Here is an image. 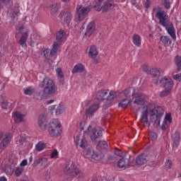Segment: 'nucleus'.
I'll return each instance as SVG.
<instances>
[{
  "label": "nucleus",
  "mask_w": 181,
  "mask_h": 181,
  "mask_svg": "<svg viewBox=\"0 0 181 181\" xmlns=\"http://www.w3.org/2000/svg\"><path fill=\"white\" fill-rule=\"evenodd\" d=\"M42 93L46 95H54L57 91V86L50 78L45 77L40 84Z\"/></svg>",
  "instance_id": "nucleus-1"
},
{
  "label": "nucleus",
  "mask_w": 181,
  "mask_h": 181,
  "mask_svg": "<svg viewBox=\"0 0 181 181\" xmlns=\"http://www.w3.org/2000/svg\"><path fill=\"white\" fill-rule=\"evenodd\" d=\"M159 83L163 87L165 88V90L160 93V97L163 98L169 95L170 91H172V88H173V80L170 78H163L156 81L157 84H159Z\"/></svg>",
  "instance_id": "nucleus-2"
},
{
  "label": "nucleus",
  "mask_w": 181,
  "mask_h": 181,
  "mask_svg": "<svg viewBox=\"0 0 181 181\" xmlns=\"http://www.w3.org/2000/svg\"><path fill=\"white\" fill-rule=\"evenodd\" d=\"M48 132L52 138H58L62 135V124L57 119H53L49 122Z\"/></svg>",
  "instance_id": "nucleus-3"
},
{
  "label": "nucleus",
  "mask_w": 181,
  "mask_h": 181,
  "mask_svg": "<svg viewBox=\"0 0 181 181\" xmlns=\"http://www.w3.org/2000/svg\"><path fill=\"white\" fill-rule=\"evenodd\" d=\"M66 36V31L63 30H60L57 33L56 39L57 42H54L52 46V49L50 51V55L54 56L55 53H57V50L59 49V46H60V42H63L64 37Z\"/></svg>",
  "instance_id": "nucleus-4"
},
{
  "label": "nucleus",
  "mask_w": 181,
  "mask_h": 181,
  "mask_svg": "<svg viewBox=\"0 0 181 181\" xmlns=\"http://www.w3.org/2000/svg\"><path fill=\"white\" fill-rule=\"evenodd\" d=\"M148 112L151 117V121H157L160 119L165 112L163 107L158 106L156 107L153 109H151V106H149Z\"/></svg>",
  "instance_id": "nucleus-5"
},
{
  "label": "nucleus",
  "mask_w": 181,
  "mask_h": 181,
  "mask_svg": "<svg viewBox=\"0 0 181 181\" xmlns=\"http://www.w3.org/2000/svg\"><path fill=\"white\" fill-rule=\"evenodd\" d=\"M153 12H156V18H158V19H159V24L161 26H163V28L168 25L169 23H172L168 19V15H166V13H165L163 11H158V8H154L153 9Z\"/></svg>",
  "instance_id": "nucleus-6"
},
{
  "label": "nucleus",
  "mask_w": 181,
  "mask_h": 181,
  "mask_svg": "<svg viewBox=\"0 0 181 181\" xmlns=\"http://www.w3.org/2000/svg\"><path fill=\"white\" fill-rule=\"evenodd\" d=\"M76 19L78 22H81V21L86 18L87 13L90 12V8H88V6L84 7L82 5H78L76 8Z\"/></svg>",
  "instance_id": "nucleus-7"
},
{
  "label": "nucleus",
  "mask_w": 181,
  "mask_h": 181,
  "mask_svg": "<svg viewBox=\"0 0 181 181\" xmlns=\"http://www.w3.org/2000/svg\"><path fill=\"white\" fill-rule=\"evenodd\" d=\"M76 144L81 148V149H83L84 153L86 155H90L91 153V150L88 148V141H87V139L86 137H83L82 139H80L78 136H76Z\"/></svg>",
  "instance_id": "nucleus-8"
},
{
  "label": "nucleus",
  "mask_w": 181,
  "mask_h": 181,
  "mask_svg": "<svg viewBox=\"0 0 181 181\" xmlns=\"http://www.w3.org/2000/svg\"><path fill=\"white\" fill-rule=\"evenodd\" d=\"M149 112V105L144 106L141 115V123L144 124V127H150L151 122L148 119V113Z\"/></svg>",
  "instance_id": "nucleus-9"
},
{
  "label": "nucleus",
  "mask_w": 181,
  "mask_h": 181,
  "mask_svg": "<svg viewBox=\"0 0 181 181\" xmlns=\"http://www.w3.org/2000/svg\"><path fill=\"white\" fill-rule=\"evenodd\" d=\"M76 167V163L73 160L67 161L64 167V173L65 175H68V176H73Z\"/></svg>",
  "instance_id": "nucleus-10"
},
{
  "label": "nucleus",
  "mask_w": 181,
  "mask_h": 181,
  "mask_svg": "<svg viewBox=\"0 0 181 181\" xmlns=\"http://www.w3.org/2000/svg\"><path fill=\"white\" fill-rule=\"evenodd\" d=\"M117 97H119V92L111 90L107 97V102L103 106L104 108H108V107H111V105H112L114 99L117 98Z\"/></svg>",
  "instance_id": "nucleus-11"
},
{
  "label": "nucleus",
  "mask_w": 181,
  "mask_h": 181,
  "mask_svg": "<svg viewBox=\"0 0 181 181\" xmlns=\"http://www.w3.org/2000/svg\"><path fill=\"white\" fill-rule=\"evenodd\" d=\"M12 141V134L11 133H6L4 138L0 142V149L1 151H5L9 144Z\"/></svg>",
  "instance_id": "nucleus-12"
},
{
  "label": "nucleus",
  "mask_w": 181,
  "mask_h": 181,
  "mask_svg": "<svg viewBox=\"0 0 181 181\" xmlns=\"http://www.w3.org/2000/svg\"><path fill=\"white\" fill-rule=\"evenodd\" d=\"M103 136V129L95 127L92 129V134L90 135L91 141H95Z\"/></svg>",
  "instance_id": "nucleus-13"
},
{
  "label": "nucleus",
  "mask_w": 181,
  "mask_h": 181,
  "mask_svg": "<svg viewBox=\"0 0 181 181\" xmlns=\"http://www.w3.org/2000/svg\"><path fill=\"white\" fill-rule=\"evenodd\" d=\"M133 97H135L136 98L134 101V104H136L137 105H144L145 101H146L145 95L142 93H135V95H133Z\"/></svg>",
  "instance_id": "nucleus-14"
},
{
  "label": "nucleus",
  "mask_w": 181,
  "mask_h": 181,
  "mask_svg": "<svg viewBox=\"0 0 181 181\" xmlns=\"http://www.w3.org/2000/svg\"><path fill=\"white\" fill-rule=\"evenodd\" d=\"M59 18L61 19V21H63L69 24L71 22V19H73V15L69 12H61L59 14Z\"/></svg>",
  "instance_id": "nucleus-15"
},
{
  "label": "nucleus",
  "mask_w": 181,
  "mask_h": 181,
  "mask_svg": "<svg viewBox=\"0 0 181 181\" xmlns=\"http://www.w3.org/2000/svg\"><path fill=\"white\" fill-rule=\"evenodd\" d=\"M38 125L42 131H46V128H47V119H46V116L42 115L38 117Z\"/></svg>",
  "instance_id": "nucleus-16"
},
{
  "label": "nucleus",
  "mask_w": 181,
  "mask_h": 181,
  "mask_svg": "<svg viewBox=\"0 0 181 181\" xmlns=\"http://www.w3.org/2000/svg\"><path fill=\"white\" fill-rule=\"evenodd\" d=\"M173 118L172 114L168 113L165 115L163 124L161 125V129H168L170 124H172Z\"/></svg>",
  "instance_id": "nucleus-17"
},
{
  "label": "nucleus",
  "mask_w": 181,
  "mask_h": 181,
  "mask_svg": "<svg viewBox=\"0 0 181 181\" xmlns=\"http://www.w3.org/2000/svg\"><path fill=\"white\" fill-rule=\"evenodd\" d=\"M114 8V0H106L104 4L101 7L103 12H108Z\"/></svg>",
  "instance_id": "nucleus-18"
},
{
  "label": "nucleus",
  "mask_w": 181,
  "mask_h": 181,
  "mask_svg": "<svg viewBox=\"0 0 181 181\" xmlns=\"http://www.w3.org/2000/svg\"><path fill=\"white\" fill-rule=\"evenodd\" d=\"M167 30L168 35L173 39L176 40V30H175V27H173V24L170 23L167 26L164 27Z\"/></svg>",
  "instance_id": "nucleus-19"
},
{
  "label": "nucleus",
  "mask_w": 181,
  "mask_h": 181,
  "mask_svg": "<svg viewBox=\"0 0 181 181\" xmlns=\"http://www.w3.org/2000/svg\"><path fill=\"white\" fill-rule=\"evenodd\" d=\"M94 30H95V23H94V21H92L89 23L86 27L85 36H88V37H90V36H91V35L94 33Z\"/></svg>",
  "instance_id": "nucleus-20"
},
{
  "label": "nucleus",
  "mask_w": 181,
  "mask_h": 181,
  "mask_svg": "<svg viewBox=\"0 0 181 181\" xmlns=\"http://www.w3.org/2000/svg\"><path fill=\"white\" fill-rule=\"evenodd\" d=\"M100 108L99 104H93L90 107H88L86 111V115L87 117H93L94 112Z\"/></svg>",
  "instance_id": "nucleus-21"
},
{
  "label": "nucleus",
  "mask_w": 181,
  "mask_h": 181,
  "mask_svg": "<svg viewBox=\"0 0 181 181\" xmlns=\"http://www.w3.org/2000/svg\"><path fill=\"white\" fill-rule=\"evenodd\" d=\"M148 159H149L148 156H146V154H141L136 158V165L142 166V165H145V163H146V162H148Z\"/></svg>",
  "instance_id": "nucleus-22"
},
{
  "label": "nucleus",
  "mask_w": 181,
  "mask_h": 181,
  "mask_svg": "<svg viewBox=\"0 0 181 181\" xmlns=\"http://www.w3.org/2000/svg\"><path fill=\"white\" fill-rule=\"evenodd\" d=\"M173 147L177 148L180 145V133L178 131H176L173 135Z\"/></svg>",
  "instance_id": "nucleus-23"
},
{
  "label": "nucleus",
  "mask_w": 181,
  "mask_h": 181,
  "mask_svg": "<svg viewBox=\"0 0 181 181\" xmlns=\"http://www.w3.org/2000/svg\"><path fill=\"white\" fill-rule=\"evenodd\" d=\"M13 117L16 122H25L26 121V119H25V115L20 112L13 113Z\"/></svg>",
  "instance_id": "nucleus-24"
},
{
  "label": "nucleus",
  "mask_w": 181,
  "mask_h": 181,
  "mask_svg": "<svg viewBox=\"0 0 181 181\" xmlns=\"http://www.w3.org/2000/svg\"><path fill=\"white\" fill-rule=\"evenodd\" d=\"M28 37H29V33H28V32L23 33L21 35V37L18 42L19 45H21V46L22 47H24L25 49H26V47H27L26 42H27Z\"/></svg>",
  "instance_id": "nucleus-25"
},
{
  "label": "nucleus",
  "mask_w": 181,
  "mask_h": 181,
  "mask_svg": "<svg viewBox=\"0 0 181 181\" xmlns=\"http://www.w3.org/2000/svg\"><path fill=\"white\" fill-rule=\"evenodd\" d=\"M98 56V49L97 47L93 45L90 46L88 52V57L91 59H95Z\"/></svg>",
  "instance_id": "nucleus-26"
},
{
  "label": "nucleus",
  "mask_w": 181,
  "mask_h": 181,
  "mask_svg": "<svg viewBox=\"0 0 181 181\" xmlns=\"http://www.w3.org/2000/svg\"><path fill=\"white\" fill-rule=\"evenodd\" d=\"M86 67L83 65V64H77L74 66L71 73L73 74H76V73H83Z\"/></svg>",
  "instance_id": "nucleus-27"
},
{
  "label": "nucleus",
  "mask_w": 181,
  "mask_h": 181,
  "mask_svg": "<svg viewBox=\"0 0 181 181\" xmlns=\"http://www.w3.org/2000/svg\"><path fill=\"white\" fill-rule=\"evenodd\" d=\"M128 165H129V158H121L120 160H119V161L117 162V166L118 168H120L121 169H122V168H127V166H128Z\"/></svg>",
  "instance_id": "nucleus-28"
},
{
  "label": "nucleus",
  "mask_w": 181,
  "mask_h": 181,
  "mask_svg": "<svg viewBox=\"0 0 181 181\" xmlns=\"http://www.w3.org/2000/svg\"><path fill=\"white\" fill-rule=\"evenodd\" d=\"M37 163L40 165L41 168H47L49 166V160L46 157L40 158L37 160Z\"/></svg>",
  "instance_id": "nucleus-29"
},
{
  "label": "nucleus",
  "mask_w": 181,
  "mask_h": 181,
  "mask_svg": "<svg viewBox=\"0 0 181 181\" xmlns=\"http://www.w3.org/2000/svg\"><path fill=\"white\" fill-rule=\"evenodd\" d=\"M160 42H162L164 46H169L172 45V39L169 36L163 35L160 37Z\"/></svg>",
  "instance_id": "nucleus-30"
},
{
  "label": "nucleus",
  "mask_w": 181,
  "mask_h": 181,
  "mask_svg": "<svg viewBox=\"0 0 181 181\" xmlns=\"http://www.w3.org/2000/svg\"><path fill=\"white\" fill-rule=\"evenodd\" d=\"M133 43L137 47H141V36L138 34H134L132 37Z\"/></svg>",
  "instance_id": "nucleus-31"
},
{
  "label": "nucleus",
  "mask_w": 181,
  "mask_h": 181,
  "mask_svg": "<svg viewBox=\"0 0 181 181\" xmlns=\"http://www.w3.org/2000/svg\"><path fill=\"white\" fill-rule=\"evenodd\" d=\"M16 142H17V145H19V146H21V147L26 146V145L29 144V142L26 141V138H25V136H21L20 137H18V139L17 140Z\"/></svg>",
  "instance_id": "nucleus-32"
},
{
  "label": "nucleus",
  "mask_w": 181,
  "mask_h": 181,
  "mask_svg": "<svg viewBox=\"0 0 181 181\" xmlns=\"http://www.w3.org/2000/svg\"><path fill=\"white\" fill-rule=\"evenodd\" d=\"M50 13L54 16L57 15V12L59 11V5L57 4H53L49 7Z\"/></svg>",
  "instance_id": "nucleus-33"
},
{
  "label": "nucleus",
  "mask_w": 181,
  "mask_h": 181,
  "mask_svg": "<svg viewBox=\"0 0 181 181\" xmlns=\"http://www.w3.org/2000/svg\"><path fill=\"white\" fill-rule=\"evenodd\" d=\"M108 94V90H99L96 94V98L98 100H104V97H105Z\"/></svg>",
  "instance_id": "nucleus-34"
},
{
  "label": "nucleus",
  "mask_w": 181,
  "mask_h": 181,
  "mask_svg": "<svg viewBox=\"0 0 181 181\" xmlns=\"http://www.w3.org/2000/svg\"><path fill=\"white\" fill-rule=\"evenodd\" d=\"M46 148V144H45L43 141H39L36 145H35V150L37 152H42L43 149Z\"/></svg>",
  "instance_id": "nucleus-35"
},
{
  "label": "nucleus",
  "mask_w": 181,
  "mask_h": 181,
  "mask_svg": "<svg viewBox=\"0 0 181 181\" xmlns=\"http://www.w3.org/2000/svg\"><path fill=\"white\" fill-rule=\"evenodd\" d=\"M175 63L177 66V71H181V57L179 55H176L175 57Z\"/></svg>",
  "instance_id": "nucleus-36"
},
{
  "label": "nucleus",
  "mask_w": 181,
  "mask_h": 181,
  "mask_svg": "<svg viewBox=\"0 0 181 181\" xmlns=\"http://www.w3.org/2000/svg\"><path fill=\"white\" fill-rule=\"evenodd\" d=\"M131 105V100L128 99H124L119 103V107L122 108H127V107Z\"/></svg>",
  "instance_id": "nucleus-37"
},
{
  "label": "nucleus",
  "mask_w": 181,
  "mask_h": 181,
  "mask_svg": "<svg viewBox=\"0 0 181 181\" xmlns=\"http://www.w3.org/2000/svg\"><path fill=\"white\" fill-rule=\"evenodd\" d=\"M151 76L152 77H159L160 76V71L158 69H151L149 71Z\"/></svg>",
  "instance_id": "nucleus-38"
},
{
  "label": "nucleus",
  "mask_w": 181,
  "mask_h": 181,
  "mask_svg": "<svg viewBox=\"0 0 181 181\" xmlns=\"http://www.w3.org/2000/svg\"><path fill=\"white\" fill-rule=\"evenodd\" d=\"M64 112V107L62 105H57L55 108V115H60V114H63Z\"/></svg>",
  "instance_id": "nucleus-39"
},
{
  "label": "nucleus",
  "mask_w": 181,
  "mask_h": 181,
  "mask_svg": "<svg viewBox=\"0 0 181 181\" xmlns=\"http://www.w3.org/2000/svg\"><path fill=\"white\" fill-rule=\"evenodd\" d=\"M132 92V95L134 96L135 95V89L134 88H129L124 90L122 91L123 94L124 95H126V97L127 95H129V94L131 93Z\"/></svg>",
  "instance_id": "nucleus-40"
},
{
  "label": "nucleus",
  "mask_w": 181,
  "mask_h": 181,
  "mask_svg": "<svg viewBox=\"0 0 181 181\" xmlns=\"http://www.w3.org/2000/svg\"><path fill=\"white\" fill-rule=\"evenodd\" d=\"M35 93V88L33 87H28L25 89H24V94L25 95H32Z\"/></svg>",
  "instance_id": "nucleus-41"
},
{
  "label": "nucleus",
  "mask_w": 181,
  "mask_h": 181,
  "mask_svg": "<svg viewBox=\"0 0 181 181\" xmlns=\"http://www.w3.org/2000/svg\"><path fill=\"white\" fill-rule=\"evenodd\" d=\"M19 17V11L17 10L16 11H13L11 13V21L13 22H16L18 21V18Z\"/></svg>",
  "instance_id": "nucleus-42"
},
{
  "label": "nucleus",
  "mask_w": 181,
  "mask_h": 181,
  "mask_svg": "<svg viewBox=\"0 0 181 181\" xmlns=\"http://www.w3.org/2000/svg\"><path fill=\"white\" fill-rule=\"evenodd\" d=\"M83 173L81 170H78V168H77V166L75 168V170L74 171V174L72 176H76V177H82L83 176Z\"/></svg>",
  "instance_id": "nucleus-43"
},
{
  "label": "nucleus",
  "mask_w": 181,
  "mask_h": 181,
  "mask_svg": "<svg viewBox=\"0 0 181 181\" xmlns=\"http://www.w3.org/2000/svg\"><path fill=\"white\" fill-rule=\"evenodd\" d=\"M25 169L22 167H17L15 171V175L16 176V177H19V176H21V175H22V173H23V170Z\"/></svg>",
  "instance_id": "nucleus-44"
},
{
  "label": "nucleus",
  "mask_w": 181,
  "mask_h": 181,
  "mask_svg": "<svg viewBox=\"0 0 181 181\" xmlns=\"http://www.w3.org/2000/svg\"><path fill=\"white\" fill-rule=\"evenodd\" d=\"M98 146L103 148V149H107V148H108V144H107L105 141H100L98 142Z\"/></svg>",
  "instance_id": "nucleus-45"
},
{
  "label": "nucleus",
  "mask_w": 181,
  "mask_h": 181,
  "mask_svg": "<svg viewBox=\"0 0 181 181\" xmlns=\"http://www.w3.org/2000/svg\"><path fill=\"white\" fill-rule=\"evenodd\" d=\"M51 159H57L59 158V151L57 149H54L52 153L50 156Z\"/></svg>",
  "instance_id": "nucleus-46"
},
{
  "label": "nucleus",
  "mask_w": 181,
  "mask_h": 181,
  "mask_svg": "<svg viewBox=\"0 0 181 181\" xmlns=\"http://www.w3.org/2000/svg\"><path fill=\"white\" fill-rule=\"evenodd\" d=\"M56 73L59 78H64V74H63V71H62V68H57Z\"/></svg>",
  "instance_id": "nucleus-47"
},
{
  "label": "nucleus",
  "mask_w": 181,
  "mask_h": 181,
  "mask_svg": "<svg viewBox=\"0 0 181 181\" xmlns=\"http://www.w3.org/2000/svg\"><path fill=\"white\" fill-rule=\"evenodd\" d=\"M165 169H172L173 163L170 160H166L165 163Z\"/></svg>",
  "instance_id": "nucleus-48"
},
{
  "label": "nucleus",
  "mask_w": 181,
  "mask_h": 181,
  "mask_svg": "<svg viewBox=\"0 0 181 181\" xmlns=\"http://www.w3.org/2000/svg\"><path fill=\"white\" fill-rule=\"evenodd\" d=\"M163 5L165 9H170V1L169 0H163Z\"/></svg>",
  "instance_id": "nucleus-49"
},
{
  "label": "nucleus",
  "mask_w": 181,
  "mask_h": 181,
  "mask_svg": "<svg viewBox=\"0 0 181 181\" xmlns=\"http://www.w3.org/2000/svg\"><path fill=\"white\" fill-rule=\"evenodd\" d=\"M115 154L117 156H119V158H122V156H124V153H122V151L120 149L116 148L115 150Z\"/></svg>",
  "instance_id": "nucleus-50"
},
{
  "label": "nucleus",
  "mask_w": 181,
  "mask_h": 181,
  "mask_svg": "<svg viewBox=\"0 0 181 181\" xmlns=\"http://www.w3.org/2000/svg\"><path fill=\"white\" fill-rule=\"evenodd\" d=\"M173 78H174V80H175L176 81H181V73L175 74L173 76Z\"/></svg>",
  "instance_id": "nucleus-51"
},
{
  "label": "nucleus",
  "mask_w": 181,
  "mask_h": 181,
  "mask_svg": "<svg viewBox=\"0 0 181 181\" xmlns=\"http://www.w3.org/2000/svg\"><path fill=\"white\" fill-rule=\"evenodd\" d=\"M148 135L153 141H155V139H156V134H155L154 132H150Z\"/></svg>",
  "instance_id": "nucleus-52"
},
{
  "label": "nucleus",
  "mask_w": 181,
  "mask_h": 181,
  "mask_svg": "<svg viewBox=\"0 0 181 181\" xmlns=\"http://www.w3.org/2000/svg\"><path fill=\"white\" fill-rule=\"evenodd\" d=\"M1 108H3L4 110H6V108H8V103L6 101H3L1 103Z\"/></svg>",
  "instance_id": "nucleus-53"
},
{
  "label": "nucleus",
  "mask_w": 181,
  "mask_h": 181,
  "mask_svg": "<svg viewBox=\"0 0 181 181\" xmlns=\"http://www.w3.org/2000/svg\"><path fill=\"white\" fill-rule=\"evenodd\" d=\"M49 52H50V50L49 49H43L42 54H43V56H45V57H46V55L49 54Z\"/></svg>",
  "instance_id": "nucleus-54"
},
{
  "label": "nucleus",
  "mask_w": 181,
  "mask_h": 181,
  "mask_svg": "<svg viewBox=\"0 0 181 181\" xmlns=\"http://www.w3.org/2000/svg\"><path fill=\"white\" fill-rule=\"evenodd\" d=\"M20 165L21 166H26L28 165V160L26 159L23 160Z\"/></svg>",
  "instance_id": "nucleus-55"
},
{
  "label": "nucleus",
  "mask_w": 181,
  "mask_h": 181,
  "mask_svg": "<svg viewBox=\"0 0 181 181\" xmlns=\"http://www.w3.org/2000/svg\"><path fill=\"white\" fill-rule=\"evenodd\" d=\"M150 5H151V1H149V0H146V1L144 4L145 8H146V9H148V8H149Z\"/></svg>",
  "instance_id": "nucleus-56"
},
{
  "label": "nucleus",
  "mask_w": 181,
  "mask_h": 181,
  "mask_svg": "<svg viewBox=\"0 0 181 181\" xmlns=\"http://www.w3.org/2000/svg\"><path fill=\"white\" fill-rule=\"evenodd\" d=\"M107 159H108V160H117V158L111 155H109L107 156Z\"/></svg>",
  "instance_id": "nucleus-57"
},
{
  "label": "nucleus",
  "mask_w": 181,
  "mask_h": 181,
  "mask_svg": "<svg viewBox=\"0 0 181 181\" xmlns=\"http://www.w3.org/2000/svg\"><path fill=\"white\" fill-rule=\"evenodd\" d=\"M45 177H46V179H49V177H50V171L47 170L45 172Z\"/></svg>",
  "instance_id": "nucleus-58"
},
{
  "label": "nucleus",
  "mask_w": 181,
  "mask_h": 181,
  "mask_svg": "<svg viewBox=\"0 0 181 181\" xmlns=\"http://www.w3.org/2000/svg\"><path fill=\"white\" fill-rule=\"evenodd\" d=\"M57 105H52L49 107V111H53L54 110H56Z\"/></svg>",
  "instance_id": "nucleus-59"
},
{
  "label": "nucleus",
  "mask_w": 181,
  "mask_h": 181,
  "mask_svg": "<svg viewBox=\"0 0 181 181\" xmlns=\"http://www.w3.org/2000/svg\"><path fill=\"white\" fill-rule=\"evenodd\" d=\"M0 181H8V180L5 177H0Z\"/></svg>",
  "instance_id": "nucleus-60"
},
{
  "label": "nucleus",
  "mask_w": 181,
  "mask_h": 181,
  "mask_svg": "<svg viewBox=\"0 0 181 181\" xmlns=\"http://www.w3.org/2000/svg\"><path fill=\"white\" fill-rule=\"evenodd\" d=\"M53 103H54V100H50L49 101L47 102V104H53Z\"/></svg>",
  "instance_id": "nucleus-61"
},
{
  "label": "nucleus",
  "mask_w": 181,
  "mask_h": 181,
  "mask_svg": "<svg viewBox=\"0 0 181 181\" xmlns=\"http://www.w3.org/2000/svg\"><path fill=\"white\" fill-rule=\"evenodd\" d=\"M3 136H4V132H0V139H2Z\"/></svg>",
  "instance_id": "nucleus-62"
},
{
  "label": "nucleus",
  "mask_w": 181,
  "mask_h": 181,
  "mask_svg": "<svg viewBox=\"0 0 181 181\" xmlns=\"http://www.w3.org/2000/svg\"><path fill=\"white\" fill-rule=\"evenodd\" d=\"M30 46H35V42L33 41H30Z\"/></svg>",
  "instance_id": "nucleus-63"
},
{
  "label": "nucleus",
  "mask_w": 181,
  "mask_h": 181,
  "mask_svg": "<svg viewBox=\"0 0 181 181\" xmlns=\"http://www.w3.org/2000/svg\"><path fill=\"white\" fill-rule=\"evenodd\" d=\"M90 129H91V124H90V125L88 127L87 131H90Z\"/></svg>",
  "instance_id": "nucleus-64"
}]
</instances>
